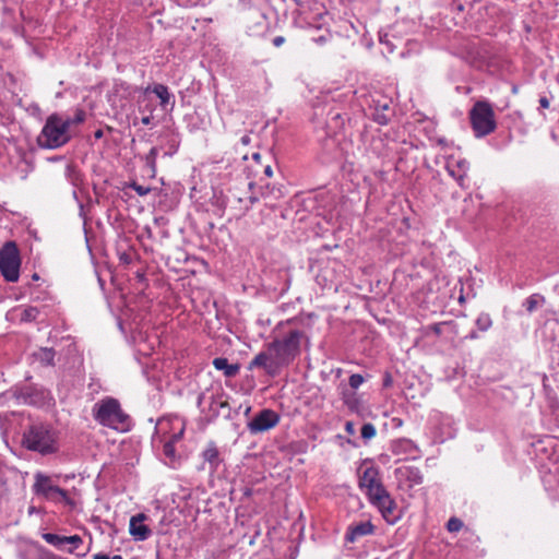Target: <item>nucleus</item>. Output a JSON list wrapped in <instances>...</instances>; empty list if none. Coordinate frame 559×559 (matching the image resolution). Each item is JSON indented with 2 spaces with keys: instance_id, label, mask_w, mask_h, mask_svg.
Segmentation results:
<instances>
[{
  "instance_id": "e433bc0d",
  "label": "nucleus",
  "mask_w": 559,
  "mask_h": 559,
  "mask_svg": "<svg viewBox=\"0 0 559 559\" xmlns=\"http://www.w3.org/2000/svg\"><path fill=\"white\" fill-rule=\"evenodd\" d=\"M19 166H22V167H23V170L21 171L20 178H21V179H26V177H27V175H28V173H29V169H28V168H29V166H28V164L26 163V160H25V159L20 158V159H19Z\"/></svg>"
},
{
  "instance_id": "9d476101",
  "label": "nucleus",
  "mask_w": 559,
  "mask_h": 559,
  "mask_svg": "<svg viewBox=\"0 0 559 559\" xmlns=\"http://www.w3.org/2000/svg\"><path fill=\"white\" fill-rule=\"evenodd\" d=\"M41 537L47 544L53 546L58 550L73 554L79 558H84L90 551L88 547L83 551H78L84 544L82 537L79 535L60 536L53 533H44Z\"/></svg>"
},
{
  "instance_id": "49530a36",
  "label": "nucleus",
  "mask_w": 559,
  "mask_h": 559,
  "mask_svg": "<svg viewBox=\"0 0 559 559\" xmlns=\"http://www.w3.org/2000/svg\"><path fill=\"white\" fill-rule=\"evenodd\" d=\"M441 328H442V324H433L430 329H431L436 334H440V333H441Z\"/></svg>"
},
{
  "instance_id": "f8f14e48",
  "label": "nucleus",
  "mask_w": 559,
  "mask_h": 559,
  "mask_svg": "<svg viewBox=\"0 0 559 559\" xmlns=\"http://www.w3.org/2000/svg\"><path fill=\"white\" fill-rule=\"evenodd\" d=\"M280 420L281 417L275 411L264 408L248 423L247 427L251 433L255 435L271 430L278 425Z\"/></svg>"
},
{
  "instance_id": "a19ab883",
  "label": "nucleus",
  "mask_w": 559,
  "mask_h": 559,
  "mask_svg": "<svg viewBox=\"0 0 559 559\" xmlns=\"http://www.w3.org/2000/svg\"><path fill=\"white\" fill-rule=\"evenodd\" d=\"M284 41H285V38L283 36H276L273 38V45L275 47L282 46L284 44Z\"/></svg>"
},
{
  "instance_id": "864d4df0",
  "label": "nucleus",
  "mask_w": 559,
  "mask_h": 559,
  "mask_svg": "<svg viewBox=\"0 0 559 559\" xmlns=\"http://www.w3.org/2000/svg\"><path fill=\"white\" fill-rule=\"evenodd\" d=\"M245 5H250L254 2V0H239Z\"/></svg>"
},
{
  "instance_id": "c03bdc74",
  "label": "nucleus",
  "mask_w": 559,
  "mask_h": 559,
  "mask_svg": "<svg viewBox=\"0 0 559 559\" xmlns=\"http://www.w3.org/2000/svg\"><path fill=\"white\" fill-rule=\"evenodd\" d=\"M120 261H121V262H123V263H126V264L130 263V262H131V257H130V254H128V253H122V254L120 255Z\"/></svg>"
},
{
  "instance_id": "58836bf2",
  "label": "nucleus",
  "mask_w": 559,
  "mask_h": 559,
  "mask_svg": "<svg viewBox=\"0 0 559 559\" xmlns=\"http://www.w3.org/2000/svg\"><path fill=\"white\" fill-rule=\"evenodd\" d=\"M345 431L349 435V436H354L356 433V429H355V425L353 421H346L345 423Z\"/></svg>"
},
{
  "instance_id": "473e14b6",
  "label": "nucleus",
  "mask_w": 559,
  "mask_h": 559,
  "mask_svg": "<svg viewBox=\"0 0 559 559\" xmlns=\"http://www.w3.org/2000/svg\"><path fill=\"white\" fill-rule=\"evenodd\" d=\"M377 433V430H376V427L370 424V423H366L362 425L361 427V438L365 440V441H368L370 439H372Z\"/></svg>"
},
{
  "instance_id": "8fccbe9b",
  "label": "nucleus",
  "mask_w": 559,
  "mask_h": 559,
  "mask_svg": "<svg viewBox=\"0 0 559 559\" xmlns=\"http://www.w3.org/2000/svg\"><path fill=\"white\" fill-rule=\"evenodd\" d=\"M250 412H251V405H249V404H248V405H246V407H245L243 415H245L246 417H248V416L250 415Z\"/></svg>"
},
{
  "instance_id": "37998d69",
  "label": "nucleus",
  "mask_w": 559,
  "mask_h": 559,
  "mask_svg": "<svg viewBox=\"0 0 559 559\" xmlns=\"http://www.w3.org/2000/svg\"><path fill=\"white\" fill-rule=\"evenodd\" d=\"M250 142H251V138H250V135H249V134H245V135H242V136H241V139H240V143H241L242 145H248V144H250Z\"/></svg>"
},
{
  "instance_id": "680f3d73",
  "label": "nucleus",
  "mask_w": 559,
  "mask_h": 559,
  "mask_svg": "<svg viewBox=\"0 0 559 559\" xmlns=\"http://www.w3.org/2000/svg\"><path fill=\"white\" fill-rule=\"evenodd\" d=\"M138 276H139L140 280L144 278L143 274H139Z\"/></svg>"
},
{
  "instance_id": "7ed1b4c3",
  "label": "nucleus",
  "mask_w": 559,
  "mask_h": 559,
  "mask_svg": "<svg viewBox=\"0 0 559 559\" xmlns=\"http://www.w3.org/2000/svg\"><path fill=\"white\" fill-rule=\"evenodd\" d=\"M94 418L100 425L117 431H128L130 418L124 414L118 401L114 399L103 400L94 405Z\"/></svg>"
},
{
  "instance_id": "cd10ccee",
  "label": "nucleus",
  "mask_w": 559,
  "mask_h": 559,
  "mask_svg": "<svg viewBox=\"0 0 559 559\" xmlns=\"http://www.w3.org/2000/svg\"><path fill=\"white\" fill-rule=\"evenodd\" d=\"M153 92L160 99L162 106H166L169 103L171 95L167 86L163 84H156L153 88Z\"/></svg>"
},
{
  "instance_id": "dca6fc26",
  "label": "nucleus",
  "mask_w": 559,
  "mask_h": 559,
  "mask_svg": "<svg viewBox=\"0 0 559 559\" xmlns=\"http://www.w3.org/2000/svg\"><path fill=\"white\" fill-rule=\"evenodd\" d=\"M132 342L136 346L138 353L144 356L151 355L159 343L156 335H150L147 331L142 330L132 335Z\"/></svg>"
},
{
  "instance_id": "4c0bfd02",
  "label": "nucleus",
  "mask_w": 559,
  "mask_h": 559,
  "mask_svg": "<svg viewBox=\"0 0 559 559\" xmlns=\"http://www.w3.org/2000/svg\"><path fill=\"white\" fill-rule=\"evenodd\" d=\"M132 188L141 197L146 195L151 191L150 188L136 183H134Z\"/></svg>"
},
{
  "instance_id": "09e8293b",
  "label": "nucleus",
  "mask_w": 559,
  "mask_h": 559,
  "mask_svg": "<svg viewBox=\"0 0 559 559\" xmlns=\"http://www.w3.org/2000/svg\"><path fill=\"white\" fill-rule=\"evenodd\" d=\"M103 135H104V132H103V130H100V129L96 130V131H95V133H94V136H95L96 139H102V138H103Z\"/></svg>"
},
{
  "instance_id": "423d86ee",
  "label": "nucleus",
  "mask_w": 559,
  "mask_h": 559,
  "mask_svg": "<svg viewBox=\"0 0 559 559\" xmlns=\"http://www.w3.org/2000/svg\"><path fill=\"white\" fill-rule=\"evenodd\" d=\"M469 119L477 138L488 135L496 129L495 114L487 102H477L469 111Z\"/></svg>"
},
{
  "instance_id": "20e7f679",
  "label": "nucleus",
  "mask_w": 559,
  "mask_h": 559,
  "mask_svg": "<svg viewBox=\"0 0 559 559\" xmlns=\"http://www.w3.org/2000/svg\"><path fill=\"white\" fill-rule=\"evenodd\" d=\"M32 491L35 496L48 502L74 507V501L69 491L59 487L51 476L43 472L35 473Z\"/></svg>"
},
{
  "instance_id": "ddd939ff",
  "label": "nucleus",
  "mask_w": 559,
  "mask_h": 559,
  "mask_svg": "<svg viewBox=\"0 0 559 559\" xmlns=\"http://www.w3.org/2000/svg\"><path fill=\"white\" fill-rule=\"evenodd\" d=\"M369 502L379 510L386 523L395 524L400 520L401 514L397 510V504L389 491L381 493L379 497L371 499Z\"/></svg>"
},
{
  "instance_id": "1a4fd4ad",
  "label": "nucleus",
  "mask_w": 559,
  "mask_h": 559,
  "mask_svg": "<svg viewBox=\"0 0 559 559\" xmlns=\"http://www.w3.org/2000/svg\"><path fill=\"white\" fill-rule=\"evenodd\" d=\"M136 91V86L130 85L121 80H115L110 90L107 92V102L115 112H121L126 109Z\"/></svg>"
},
{
  "instance_id": "39448f33",
  "label": "nucleus",
  "mask_w": 559,
  "mask_h": 559,
  "mask_svg": "<svg viewBox=\"0 0 559 559\" xmlns=\"http://www.w3.org/2000/svg\"><path fill=\"white\" fill-rule=\"evenodd\" d=\"M71 139L70 130L63 116L50 115L38 136V143L46 148H57L64 145Z\"/></svg>"
},
{
  "instance_id": "4be33fe9",
  "label": "nucleus",
  "mask_w": 559,
  "mask_h": 559,
  "mask_svg": "<svg viewBox=\"0 0 559 559\" xmlns=\"http://www.w3.org/2000/svg\"><path fill=\"white\" fill-rule=\"evenodd\" d=\"M342 401L350 413L360 415L364 406L359 395L355 391L344 388L341 392Z\"/></svg>"
},
{
  "instance_id": "7c9ffc66",
  "label": "nucleus",
  "mask_w": 559,
  "mask_h": 559,
  "mask_svg": "<svg viewBox=\"0 0 559 559\" xmlns=\"http://www.w3.org/2000/svg\"><path fill=\"white\" fill-rule=\"evenodd\" d=\"M228 403L226 400H223L222 395H212L210 407L213 411L214 416H218L219 408L227 407Z\"/></svg>"
},
{
  "instance_id": "bb28decb",
  "label": "nucleus",
  "mask_w": 559,
  "mask_h": 559,
  "mask_svg": "<svg viewBox=\"0 0 559 559\" xmlns=\"http://www.w3.org/2000/svg\"><path fill=\"white\" fill-rule=\"evenodd\" d=\"M86 114L83 109H76L72 117H63V121L67 122V127L70 130L73 126H79L85 121Z\"/></svg>"
},
{
  "instance_id": "603ef678",
  "label": "nucleus",
  "mask_w": 559,
  "mask_h": 559,
  "mask_svg": "<svg viewBox=\"0 0 559 559\" xmlns=\"http://www.w3.org/2000/svg\"><path fill=\"white\" fill-rule=\"evenodd\" d=\"M314 40H316V43H318V44H323V43H325V40H326V39H325V37H324V36H320V37L316 38Z\"/></svg>"
},
{
  "instance_id": "0eeeda50",
  "label": "nucleus",
  "mask_w": 559,
  "mask_h": 559,
  "mask_svg": "<svg viewBox=\"0 0 559 559\" xmlns=\"http://www.w3.org/2000/svg\"><path fill=\"white\" fill-rule=\"evenodd\" d=\"M358 486L369 501L388 491L382 484L379 468L367 462L358 469Z\"/></svg>"
},
{
  "instance_id": "6e6552de",
  "label": "nucleus",
  "mask_w": 559,
  "mask_h": 559,
  "mask_svg": "<svg viewBox=\"0 0 559 559\" xmlns=\"http://www.w3.org/2000/svg\"><path fill=\"white\" fill-rule=\"evenodd\" d=\"M21 258L14 241H8L0 249V273L5 281L14 283L20 276Z\"/></svg>"
},
{
  "instance_id": "052dcab7",
  "label": "nucleus",
  "mask_w": 559,
  "mask_h": 559,
  "mask_svg": "<svg viewBox=\"0 0 559 559\" xmlns=\"http://www.w3.org/2000/svg\"><path fill=\"white\" fill-rule=\"evenodd\" d=\"M33 278H34V280H38V278H39V276L35 273V274L33 275Z\"/></svg>"
},
{
  "instance_id": "2eb2a0df",
  "label": "nucleus",
  "mask_w": 559,
  "mask_h": 559,
  "mask_svg": "<svg viewBox=\"0 0 559 559\" xmlns=\"http://www.w3.org/2000/svg\"><path fill=\"white\" fill-rule=\"evenodd\" d=\"M14 397L19 404H27L40 406L44 404L47 393L43 390H37L33 386H26L14 392Z\"/></svg>"
},
{
  "instance_id": "a18cd8bd",
  "label": "nucleus",
  "mask_w": 559,
  "mask_h": 559,
  "mask_svg": "<svg viewBox=\"0 0 559 559\" xmlns=\"http://www.w3.org/2000/svg\"><path fill=\"white\" fill-rule=\"evenodd\" d=\"M93 559H110V557L106 554L98 552L93 556Z\"/></svg>"
},
{
  "instance_id": "2f4dec72",
  "label": "nucleus",
  "mask_w": 559,
  "mask_h": 559,
  "mask_svg": "<svg viewBox=\"0 0 559 559\" xmlns=\"http://www.w3.org/2000/svg\"><path fill=\"white\" fill-rule=\"evenodd\" d=\"M476 325L480 331H487L492 325L491 318L488 313H480L476 319Z\"/></svg>"
},
{
  "instance_id": "f704fd0d",
  "label": "nucleus",
  "mask_w": 559,
  "mask_h": 559,
  "mask_svg": "<svg viewBox=\"0 0 559 559\" xmlns=\"http://www.w3.org/2000/svg\"><path fill=\"white\" fill-rule=\"evenodd\" d=\"M463 527V522L457 518H451L447 523V528L451 533L459 532Z\"/></svg>"
},
{
  "instance_id": "c9c22d12",
  "label": "nucleus",
  "mask_w": 559,
  "mask_h": 559,
  "mask_svg": "<svg viewBox=\"0 0 559 559\" xmlns=\"http://www.w3.org/2000/svg\"><path fill=\"white\" fill-rule=\"evenodd\" d=\"M364 383V377L359 373H354L349 377V386L352 391L357 390Z\"/></svg>"
},
{
  "instance_id": "3c124183",
  "label": "nucleus",
  "mask_w": 559,
  "mask_h": 559,
  "mask_svg": "<svg viewBox=\"0 0 559 559\" xmlns=\"http://www.w3.org/2000/svg\"><path fill=\"white\" fill-rule=\"evenodd\" d=\"M252 158L255 163L260 164L261 155L259 153H253Z\"/></svg>"
},
{
  "instance_id": "79ce46f5",
  "label": "nucleus",
  "mask_w": 559,
  "mask_h": 559,
  "mask_svg": "<svg viewBox=\"0 0 559 559\" xmlns=\"http://www.w3.org/2000/svg\"><path fill=\"white\" fill-rule=\"evenodd\" d=\"M263 171H264L266 177H272L273 176V169H272L271 165L263 166Z\"/></svg>"
},
{
  "instance_id": "c756f323",
  "label": "nucleus",
  "mask_w": 559,
  "mask_h": 559,
  "mask_svg": "<svg viewBox=\"0 0 559 559\" xmlns=\"http://www.w3.org/2000/svg\"><path fill=\"white\" fill-rule=\"evenodd\" d=\"M39 314V310L36 307H25L20 310V320L22 322H32L36 320Z\"/></svg>"
},
{
  "instance_id": "ea45409f",
  "label": "nucleus",
  "mask_w": 559,
  "mask_h": 559,
  "mask_svg": "<svg viewBox=\"0 0 559 559\" xmlns=\"http://www.w3.org/2000/svg\"><path fill=\"white\" fill-rule=\"evenodd\" d=\"M539 106L543 109H547L549 107V99L546 96H542L539 98Z\"/></svg>"
},
{
  "instance_id": "4d7b16f0",
  "label": "nucleus",
  "mask_w": 559,
  "mask_h": 559,
  "mask_svg": "<svg viewBox=\"0 0 559 559\" xmlns=\"http://www.w3.org/2000/svg\"><path fill=\"white\" fill-rule=\"evenodd\" d=\"M554 290L559 295V283L555 285Z\"/></svg>"
},
{
  "instance_id": "13d9d810",
  "label": "nucleus",
  "mask_w": 559,
  "mask_h": 559,
  "mask_svg": "<svg viewBox=\"0 0 559 559\" xmlns=\"http://www.w3.org/2000/svg\"><path fill=\"white\" fill-rule=\"evenodd\" d=\"M110 559H122V557L120 555H115V556L110 557Z\"/></svg>"
},
{
  "instance_id": "412c9836",
  "label": "nucleus",
  "mask_w": 559,
  "mask_h": 559,
  "mask_svg": "<svg viewBox=\"0 0 559 559\" xmlns=\"http://www.w3.org/2000/svg\"><path fill=\"white\" fill-rule=\"evenodd\" d=\"M201 456L203 462L209 465L211 473L216 472L222 463L219 451L213 441L206 444L205 449L201 453Z\"/></svg>"
},
{
  "instance_id": "f257e3e1",
  "label": "nucleus",
  "mask_w": 559,
  "mask_h": 559,
  "mask_svg": "<svg viewBox=\"0 0 559 559\" xmlns=\"http://www.w3.org/2000/svg\"><path fill=\"white\" fill-rule=\"evenodd\" d=\"M302 337V331L290 330L284 337L275 338L265 350L255 355L250 361L249 369L262 368L269 376L278 374L299 356Z\"/></svg>"
},
{
  "instance_id": "aec40b11",
  "label": "nucleus",
  "mask_w": 559,
  "mask_h": 559,
  "mask_svg": "<svg viewBox=\"0 0 559 559\" xmlns=\"http://www.w3.org/2000/svg\"><path fill=\"white\" fill-rule=\"evenodd\" d=\"M373 532L374 526L370 521L352 524L347 527L345 534V542L355 543L356 540L364 536L372 535Z\"/></svg>"
},
{
  "instance_id": "c85d7f7f",
  "label": "nucleus",
  "mask_w": 559,
  "mask_h": 559,
  "mask_svg": "<svg viewBox=\"0 0 559 559\" xmlns=\"http://www.w3.org/2000/svg\"><path fill=\"white\" fill-rule=\"evenodd\" d=\"M545 302V297L538 294L531 295L528 298L524 301V307L526 310L531 313L533 312L538 306L543 305Z\"/></svg>"
},
{
  "instance_id": "a878e982",
  "label": "nucleus",
  "mask_w": 559,
  "mask_h": 559,
  "mask_svg": "<svg viewBox=\"0 0 559 559\" xmlns=\"http://www.w3.org/2000/svg\"><path fill=\"white\" fill-rule=\"evenodd\" d=\"M35 358L43 365H52L55 359V352L51 348H39L35 354Z\"/></svg>"
},
{
  "instance_id": "393cba45",
  "label": "nucleus",
  "mask_w": 559,
  "mask_h": 559,
  "mask_svg": "<svg viewBox=\"0 0 559 559\" xmlns=\"http://www.w3.org/2000/svg\"><path fill=\"white\" fill-rule=\"evenodd\" d=\"M390 110L389 102L385 100L384 103H381L378 100L376 105V114L373 116L374 121H377L379 124H385L389 121L388 112Z\"/></svg>"
},
{
  "instance_id": "5fc2aeb1",
  "label": "nucleus",
  "mask_w": 559,
  "mask_h": 559,
  "mask_svg": "<svg viewBox=\"0 0 559 559\" xmlns=\"http://www.w3.org/2000/svg\"><path fill=\"white\" fill-rule=\"evenodd\" d=\"M204 397H205V396H204V394H201V395L199 396V399H198V405H199V406H201V405H202V402H203Z\"/></svg>"
},
{
  "instance_id": "6e6d98bb",
  "label": "nucleus",
  "mask_w": 559,
  "mask_h": 559,
  "mask_svg": "<svg viewBox=\"0 0 559 559\" xmlns=\"http://www.w3.org/2000/svg\"><path fill=\"white\" fill-rule=\"evenodd\" d=\"M141 330H142V331H144V330H143V328H141V329H135V330H133V328H130V331H132L131 336H132L135 332L141 331Z\"/></svg>"
},
{
  "instance_id": "b1692460",
  "label": "nucleus",
  "mask_w": 559,
  "mask_h": 559,
  "mask_svg": "<svg viewBox=\"0 0 559 559\" xmlns=\"http://www.w3.org/2000/svg\"><path fill=\"white\" fill-rule=\"evenodd\" d=\"M213 366L215 369L223 371L224 376L227 378H233L239 372L238 364H229L227 358L217 357L213 360Z\"/></svg>"
},
{
  "instance_id": "bf43d9fd",
  "label": "nucleus",
  "mask_w": 559,
  "mask_h": 559,
  "mask_svg": "<svg viewBox=\"0 0 559 559\" xmlns=\"http://www.w3.org/2000/svg\"><path fill=\"white\" fill-rule=\"evenodd\" d=\"M469 337H471V338H476V337H477V335H476V333L472 332V333H471V335H469Z\"/></svg>"
},
{
  "instance_id": "5701e85b",
  "label": "nucleus",
  "mask_w": 559,
  "mask_h": 559,
  "mask_svg": "<svg viewBox=\"0 0 559 559\" xmlns=\"http://www.w3.org/2000/svg\"><path fill=\"white\" fill-rule=\"evenodd\" d=\"M180 440H173V438H168L167 440L159 441L163 444V454L165 464L175 467L178 456L176 454L175 444Z\"/></svg>"
},
{
  "instance_id": "de8ad7c7",
  "label": "nucleus",
  "mask_w": 559,
  "mask_h": 559,
  "mask_svg": "<svg viewBox=\"0 0 559 559\" xmlns=\"http://www.w3.org/2000/svg\"><path fill=\"white\" fill-rule=\"evenodd\" d=\"M151 116H145L141 119V122L144 124V126H148L151 123Z\"/></svg>"
},
{
  "instance_id": "9b49d317",
  "label": "nucleus",
  "mask_w": 559,
  "mask_h": 559,
  "mask_svg": "<svg viewBox=\"0 0 559 559\" xmlns=\"http://www.w3.org/2000/svg\"><path fill=\"white\" fill-rule=\"evenodd\" d=\"M185 423L179 417H165L157 421L154 442L167 440H181L185 433Z\"/></svg>"
},
{
  "instance_id": "4468645a",
  "label": "nucleus",
  "mask_w": 559,
  "mask_h": 559,
  "mask_svg": "<svg viewBox=\"0 0 559 559\" xmlns=\"http://www.w3.org/2000/svg\"><path fill=\"white\" fill-rule=\"evenodd\" d=\"M445 168L448 174L461 188H466L465 181L469 169V163L465 158H455L451 156L447 159Z\"/></svg>"
},
{
  "instance_id": "f03ea898",
  "label": "nucleus",
  "mask_w": 559,
  "mask_h": 559,
  "mask_svg": "<svg viewBox=\"0 0 559 559\" xmlns=\"http://www.w3.org/2000/svg\"><path fill=\"white\" fill-rule=\"evenodd\" d=\"M22 445L41 455L55 454L60 448L59 431L50 424H32L23 432Z\"/></svg>"
},
{
  "instance_id": "f3484780",
  "label": "nucleus",
  "mask_w": 559,
  "mask_h": 559,
  "mask_svg": "<svg viewBox=\"0 0 559 559\" xmlns=\"http://www.w3.org/2000/svg\"><path fill=\"white\" fill-rule=\"evenodd\" d=\"M146 515L139 513L130 519L129 533L134 540L143 542L146 540L152 532L147 525L144 524Z\"/></svg>"
},
{
  "instance_id": "a211bd4d",
  "label": "nucleus",
  "mask_w": 559,
  "mask_h": 559,
  "mask_svg": "<svg viewBox=\"0 0 559 559\" xmlns=\"http://www.w3.org/2000/svg\"><path fill=\"white\" fill-rule=\"evenodd\" d=\"M395 476L400 483L413 488L423 483V475L419 468L414 466H402L395 469Z\"/></svg>"
},
{
  "instance_id": "72a5a7b5",
  "label": "nucleus",
  "mask_w": 559,
  "mask_h": 559,
  "mask_svg": "<svg viewBox=\"0 0 559 559\" xmlns=\"http://www.w3.org/2000/svg\"><path fill=\"white\" fill-rule=\"evenodd\" d=\"M159 150L157 147H152L147 155L145 156V160L147 166L154 171L156 167V159L158 156Z\"/></svg>"
},
{
  "instance_id": "6ab92c4d",
  "label": "nucleus",
  "mask_w": 559,
  "mask_h": 559,
  "mask_svg": "<svg viewBox=\"0 0 559 559\" xmlns=\"http://www.w3.org/2000/svg\"><path fill=\"white\" fill-rule=\"evenodd\" d=\"M392 452L396 455H405V459H417L420 456L419 448L411 439H399L392 443Z\"/></svg>"
}]
</instances>
